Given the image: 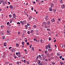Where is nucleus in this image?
<instances>
[{"label": "nucleus", "mask_w": 65, "mask_h": 65, "mask_svg": "<svg viewBox=\"0 0 65 65\" xmlns=\"http://www.w3.org/2000/svg\"><path fill=\"white\" fill-rule=\"evenodd\" d=\"M61 8L62 9H63L64 8H65V6L64 4L62 5H61Z\"/></svg>", "instance_id": "f257e3e1"}, {"label": "nucleus", "mask_w": 65, "mask_h": 65, "mask_svg": "<svg viewBox=\"0 0 65 65\" xmlns=\"http://www.w3.org/2000/svg\"><path fill=\"white\" fill-rule=\"evenodd\" d=\"M48 16L46 15L45 18V19L46 20H48Z\"/></svg>", "instance_id": "f03ea898"}, {"label": "nucleus", "mask_w": 65, "mask_h": 65, "mask_svg": "<svg viewBox=\"0 0 65 65\" xmlns=\"http://www.w3.org/2000/svg\"><path fill=\"white\" fill-rule=\"evenodd\" d=\"M54 4L53 3H51V8L52 7H54Z\"/></svg>", "instance_id": "7ed1b4c3"}, {"label": "nucleus", "mask_w": 65, "mask_h": 65, "mask_svg": "<svg viewBox=\"0 0 65 65\" xmlns=\"http://www.w3.org/2000/svg\"><path fill=\"white\" fill-rule=\"evenodd\" d=\"M20 23H21V24L22 25H24V22H23V21H21L20 22Z\"/></svg>", "instance_id": "20e7f679"}, {"label": "nucleus", "mask_w": 65, "mask_h": 65, "mask_svg": "<svg viewBox=\"0 0 65 65\" xmlns=\"http://www.w3.org/2000/svg\"><path fill=\"white\" fill-rule=\"evenodd\" d=\"M46 24L48 25H50V21L47 22Z\"/></svg>", "instance_id": "39448f33"}, {"label": "nucleus", "mask_w": 65, "mask_h": 65, "mask_svg": "<svg viewBox=\"0 0 65 65\" xmlns=\"http://www.w3.org/2000/svg\"><path fill=\"white\" fill-rule=\"evenodd\" d=\"M13 18H15L17 17V16H16V15H15V14L14 13L13 14Z\"/></svg>", "instance_id": "423d86ee"}, {"label": "nucleus", "mask_w": 65, "mask_h": 65, "mask_svg": "<svg viewBox=\"0 0 65 65\" xmlns=\"http://www.w3.org/2000/svg\"><path fill=\"white\" fill-rule=\"evenodd\" d=\"M20 55L21 53H20L19 52V54L18 55H17L19 58H20V57H21V55Z\"/></svg>", "instance_id": "0eeeda50"}, {"label": "nucleus", "mask_w": 65, "mask_h": 65, "mask_svg": "<svg viewBox=\"0 0 65 65\" xmlns=\"http://www.w3.org/2000/svg\"><path fill=\"white\" fill-rule=\"evenodd\" d=\"M9 8H11V9H12V8H13V7L12 5H10L9 6Z\"/></svg>", "instance_id": "6e6552de"}, {"label": "nucleus", "mask_w": 65, "mask_h": 65, "mask_svg": "<svg viewBox=\"0 0 65 65\" xmlns=\"http://www.w3.org/2000/svg\"><path fill=\"white\" fill-rule=\"evenodd\" d=\"M55 21L54 18H53V19L51 20V22L52 23H53V22H54Z\"/></svg>", "instance_id": "1a4fd4ad"}, {"label": "nucleus", "mask_w": 65, "mask_h": 65, "mask_svg": "<svg viewBox=\"0 0 65 65\" xmlns=\"http://www.w3.org/2000/svg\"><path fill=\"white\" fill-rule=\"evenodd\" d=\"M60 64H61V65H64V63L62 62H60Z\"/></svg>", "instance_id": "9d476101"}, {"label": "nucleus", "mask_w": 65, "mask_h": 65, "mask_svg": "<svg viewBox=\"0 0 65 65\" xmlns=\"http://www.w3.org/2000/svg\"><path fill=\"white\" fill-rule=\"evenodd\" d=\"M16 45L17 46V47H19V44L18 43H16Z\"/></svg>", "instance_id": "9b49d317"}, {"label": "nucleus", "mask_w": 65, "mask_h": 65, "mask_svg": "<svg viewBox=\"0 0 65 65\" xmlns=\"http://www.w3.org/2000/svg\"><path fill=\"white\" fill-rule=\"evenodd\" d=\"M48 51H51V52H52V48H50V49H48Z\"/></svg>", "instance_id": "f8f14e48"}, {"label": "nucleus", "mask_w": 65, "mask_h": 65, "mask_svg": "<svg viewBox=\"0 0 65 65\" xmlns=\"http://www.w3.org/2000/svg\"><path fill=\"white\" fill-rule=\"evenodd\" d=\"M57 55L58 56H60V54L59 53H58L57 54Z\"/></svg>", "instance_id": "ddd939ff"}, {"label": "nucleus", "mask_w": 65, "mask_h": 65, "mask_svg": "<svg viewBox=\"0 0 65 65\" xmlns=\"http://www.w3.org/2000/svg\"><path fill=\"white\" fill-rule=\"evenodd\" d=\"M43 24H44V25H45L46 24V22H43Z\"/></svg>", "instance_id": "4468645a"}, {"label": "nucleus", "mask_w": 65, "mask_h": 65, "mask_svg": "<svg viewBox=\"0 0 65 65\" xmlns=\"http://www.w3.org/2000/svg\"><path fill=\"white\" fill-rule=\"evenodd\" d=\"M49 10L50 11H52V9L51 8H49Z\"/></svg>", "instance_id": "2eb2a0df"}, {"label": "nucleus", "mask_w": 65, "mask_h": 65, "mask_svg": "<svg viewBox=\"0 0 65 65\" xmlns=\"http://www.w3.org/2000/svg\"><path fill=\"white\" fill-rule=\"evenodd\" d=\"M46 49L47 50L48 49V45H47L46 46Z\"/></svg>", "instance_id": "dca6fc26"}, {"label": "nucleus", "mask_w": 65, "mask_h": 65, "mask_svg": "<svg viewBox=\"0 0 65 65\" xmlns=\"http://www.w3.org/2000/svg\"><path fill=\"white\" fill-rule=\"evenodd\" d=\"M48 47L49 48H51V45L48 44Z\"/></svg>", "instance_id": "f3484780"}, {"label": "nucleus", "mask_w": 65, "mask_h": 65, "mask_svg": "<svg viewBox=\"0 0 65 65\" xmlns=\"http://www.w3.org/2000/svg\"><path fill=\"white\" fill-rule=\"evenodd\" d=\"M36 27H36V25H35L34 26H33V27L35 29V28H36Z\"/></svg>", "instance_id": "a211bd4d"}, {"label": "nucleus", "mask_w": 65, "mask_h": 65, "mask_svg": "<svg viewBox=\"0 0 65 65\" xmlns=\"http://www.w3.org/2000/svg\"><path fill=\"white\" fill-rule=\"evenodd\" d=\"M33 29H32L31 30V33H32L33 34Z\"/></svg>", "instance_id": "6ab92c4d"}, {"label": "nucleus", "mask_w": 65, "mask_h": 65, "mask_svg": "<svg viewBox=\"0 0 65 65\" xmlns=\"http://www.w3.org/2000/svg\"><path fill=\"white\" fill-rule=\"evenodd\" d=\"M0 33L1 35H3L4 34L3 32L2 31V32H1Z\"/></svg>", "instance_id": "aec40b11"}, {"label": "nucleus", "mask_w": 65, "mask_h": 65, "mask_svg": "<svg viewBox=\"0 0 65 65\" xmlns=\"http://www.w3.org/2000/svg\"><path fill=\"white\" fill-rule=\"evenodd\" d=\"M23 22H24V23H25V24H26V21H23Z\"/></svg>", "instance_id": "412c9836"}, {"label": "nucleus", "mask_w": 65, "mask_h": 65, "mask_svg": "<svg viewBox=\"0 0 65 65\" xmlns=\"http://www.w3.org/2000/svg\"><path fill=\"white\" fill-rule=\"evenodd\" d=\"M4 46H6V43H4Z\"/></svg>", "instance_id": "4be33fe9"}, {"label": "nucleus", "mask_w": 65, "mask_h": 65, "mask_svg": "<svg viewBox=\"0 0 65 65\" xmlns=\"http://www.w3.org/2000/svg\"><path fill=\"white\" fill-rule=\"evenodd\" d=\"M53 55H54V53H51L50 54V55H51V56H53Z\"/></svg>", "instance_id": "5701e85b"}, {"label": "nucleus", "mask_w": 65, "mask_h": 65, "mask_svg": "<svg viewBox=\"0 0 65 65\" xmlns=\"http://www.w3.org/2000/svg\"><path fill=\"white\" fill-rule=\"evenodd\" d=\"M25 27H26V29H28V26L27 25H25Z\"/></svg>", "instance_id": "b1692460"}, {"label": "nucleus", "mask_w": 65, "mask_h": 65, "mask_svg": "<svg viewBox=\"0 0 65 65\" xmlns=\"http://www.w3.org/2000/svg\"><path fill=\"white\" fill-rule=\"evenodd\" d=\"M9 63V62H8V61H7L6 62V63H5V64H8V63Z\"/></svg>", "instance_id": "393cba45"}, {"label": "nucleus", "mask_w": 65, "mask_h": 65, "mask_svg": "<svg viewBox=\"0 0 65 65\" xmlns=\"http://www.w3.org/2000/svg\"><path fill=\"white\" fill-rule=\"evenodd\" d=\"M22 43L23 45H24V44H25L24 43H25V42L23 41V42H22Z\"/></svg>", "instance_id": "a878e982"}, {"label": "nucleus", "mask_w": 65, "mask_h": 65, "mask_svg": "<svg viewBox=\"0 0 65 65\" xmlns=\"http://www.w3.org/2000/svg\"><path fill=\"white\" fill-rule=\"evenodd\" d=\"M16 54L17 56H18L17 55H19V52L18 53V52H16Z\"/></svg>", "instance_id": "bb28decb"}, {"label": "nucleus", "mask_w": 65, "mask_h": 65, "mask_svg": "<svg viewBox=\"0 0 65 65\" xmlns=\"http://www.w3.org/2000/svg\"><path fill=\"white\" fill-rule=\"evenodd\" d=\"M17 64H18V65H19V61H18L17 62Z\"/></svg>", "instance_id": "cd10ccee"}, {"label": "nucleus", "mask_w": 65, "mask_h": 65, "mask_svg": "<svg viewBox=\"0 0 65 65\" xmlns=\"http://www.w3.org/2000/svg\"><path fill=\"white\" fill-rule=\"evenodd\" d=\"M23 62H24V63H25V64L26 63V60H24V61H23Z\"/></svg>", "instance_id": "c85d7f7f"}, {"label": "nucleus", "mask_w": 65, "mask_h": 65, "mask_svg": "<svg viewBox=\"0 0 65 65\" xmlns=\"http://www.w3.org/2000/svg\"><path fill=\"white\" fill-rule=\"evenodd\" d=\"M38 58H39L38 56H37V58H36L37 60H38Z\"/></svg>", "instance_id": "c756f323"}, {"label": "nucleus", "mask_w": 65, "mask_h": 65, "mask_svg": "<svg viewBox=\"0 0 65 65\" xmlns=\"http://www.w3.org/2000/svg\"><path fill=\"white\" fill-rule=\"evenodd\" d=\"M12 22V20H10V23H11V22Z\"/></svg>", "instance_id": "7c9ffc66"}, {"label": "nucleus", "mask_w": 65, "mask_h": 65, "mask_svg": "<svg viewBox=\"0 0 65 65\" xmlns=\"http://www.w3.org/2000/svg\"><path fill=\"white\" fill-rule=\"evenodd\" d=\"M4 3H5L6 4H7V2L6 1H5Z\"/></svg>", "instance_id": "2f4dec72"}, {"label": "nucleus", "mask_w": 65, "mask_h": 65, "mask_svg": "<svg viewBox=\"0 0 65 65\" xmlns=\"http://www.w3.org/2000/svg\"><path fill=\"white\" fill-rule=\"evenodd\" d=\"M27 33L28 34H30V31H28L27 32Z\"/></svg>", "instance_id": "473e14b6"}, {"label": "nucleus", "mask_w": 65, "mask_h": 65, "mask_svg": "<svg viewBox=\"0 0 65 65\" xmlns=\"http://www.w3.org/2000/svg\"><path fill=\"white\" fill-rule=\"evenodd\" d=\"M60 3H63V1H62V0H60Z\"/></svg>", "instance_id": "72a5a7b5"}, {"label": "nucleus", "mask_w": 65, "mask_h": 65, "mask_svg": "<svg viewBox=\"0 0 65 65\" xmlns=\"http://www.w3.org/2000/svg\"><path fill=\"white\" fill-rule=\"evenodd\" d=\"M52 63V64H53V65H54V64H56V63H54V62H53Z\"/></svg>", "instance_id": "f704fd0d"}, {"label": "nucleus", "mask_w": 65, "mask_h": 65, "mask_svg": "<svg viewBox=\"0 0 65 65\" xmlns=\"http://www.w3.org/2000/svg\"><path fill=\"white\" fill-rule=\"evenodd\" d=\"M62 60H63V61H64V60H65V59L62 58Z\"/></svg>", "instance_id": "c9c22d12"}, {"label": "nucleus", "mask_w": 65, "mask_h": 65, "mask_svg": "<svg viewBox=\"0 0 65 65\" xmlns=\"http://www.w3.org/2000/svg\"><path fill=\"white\" fill-rule=\"evenodd\" d=\"M9 16L10 18H11V16H12L11 15H9Z\"/></svg>", "instance_id": "e433bc0d"}, {"label": "nucleus", "mask_w": 65, "mask_h": 65, "mask_svg": "<svg viewBox=\"0 0 65 65\" xmlns=\"http://www.w3.org/2000/svg\"><path fill=\"white\" fill-rule=\"evenodd\" d=\"M38 57H39V58H41V56H40V55H39Z\"/></svg>", "instance_id": "4c0bfd02"}, {"label": "nucleus", "mask_w": 65, "mask_h": 65, "mask_svg": "<svg viewBox=\"0 0 65 65\" xmlns=\"http://www.w3.org/2000/svg\"><path fill=\"white\" fill-rule=\"evenodd\" d=\"M49 41H50V40H51V38L50 37H49Z\"/></svg>", "instance_id": "58836bf2"}, {"label": "nucleus", "mask_w": 65, "mask_h": 65, "mask_svg": "<svg viewBox=\"0 0 65 65\" xmlns=\"http://www.w3.org/2000/svg\"><path fill=\"white\" fill-rule=\"evenodd\" d=\"M9 22H8L7 23V25H9Z\"/></svg>", "instance_id": "ea45409f"}, {"label": "nucleus", "mask_w": 65, "mask_h": 65, "mask_svg": "<svg viewBox=\"0 0 65 65\" xmlns=\"http://www.w3.org/2000/svg\"><path fill=\"white\" fill-rule=\"evenodd\" d=\"M5 37L4 36H3V39H4V38H5Z\"/></svg>", "instance_id": "a19ab883"}, {"label": "nucleus", "mask_w": 65, "mask_h": 65, "mask_svg": "<svg viewBox=\"0 0 65 65\" xmlns=\"http://www.w3.org/2000/svg\"><path fill=\"white\" fill-rule=\"evenodd\" d=\"M62 56H60L59 58L60 59H62Z\"/></svg>", "instance_id": "79ce46f5"}, {"label": "nucleus", "mask_w": 65, "mask_h": 65, "mask_svg": "<svg viewBox=\"0 0 65 65\" xmlns=\"http://www.w3.org/2000/svg\"><path fill=\"white\" fill-rule=\"evenodd\" d=\"M17 24H19V25H20V23L19 22H18L17 23Z\"/></svg>", "instance_id": "37998d69"}, {"label": "nucleus", "mask_w": 65, "mask_h": 65, "mask_svg": "<svg viewBox=\"0 0 65 65\" xmlns=\"http://www.w3.org/2000/svg\"><path fill=\"white\" fill-rule=\"evenodd\" d=\"M42 39H41L40 41H41V43H42Z\"/></svg>", "instance_id": "c03bdc74"}, {"label": "nucleus", "mask_w": 65, "mask_h": 65, "mask_svg": "<svg viewBox=\"0 0 65 65\" xmlns=\"http://www.w3.org/2000/svg\"><path fill=\"white\" fill-rule=\"evenodd\" d=\"M1 27L2 28H3V26L2 25L1 26Z\"/></svg>", "instance_id": "a18cd8bd"}, {"label": "nucleus", "mask_w": 65, "mask_h": 65, "mask_svg": "<svg viewBox=\"0 0 65 65\" xmlns=\"http://www.w3.org/2000/svg\"><path fill=\"white\" fill-rule=\"evenodd\" d=\"M58 34H56V36H58Z\"/></svg>", "instance_id": "49530a36"}, {"label": "nucleus", "mask_w": 65, "mask_h": 65, "mask_svg": "<svg viewBox=\"0 0 65 65\" xmlns=\"http://www.w3.org/2000/svg\"><path fill=\"white\" fill-rule=\"evenodd\" d=\"M34 41H36V40L37 41V40H36L35 39H34Z\"/></svg>", "instance_id": "de8ad7c7"}, {"label": "nucleus", "mask_w": 65, "mask_h": 65, "mask_svg": "<svg viewBox=\"0 0 65 65\" xmlns=\"http://www.w3.org/2000/svg\"><path fill=\"white\" fill-rule=\"evenodd\" d=\"M45 61H46H46H48V60H47V59H46Z\"/></svg>", "instance_id": "09e8293b"}, {"label": "nucleus", "mask_w": 65, "mask_h": 65, "mask_svg": "<svg viewBox=\"0 0 65 65\" xmlns=\"http://www.w3.org/2000/svg\"><path fill=\"white\" fill-rule=\"evenodd\" d=\"M10 48H11V47H9V50H10Z\"/></svg>", "instance_id": "8fccbe9b"}, {"label": "nucleus", "mask_w": 65, "mask_h": 65, "mask_svg": "<svg viewBox=\"0 0 65 65\" xmlns=\"http://www.w3.org/2000/svg\"><path fill=\"white\" fill-rule=\"evenodd\" d=\"M2 2H3V5H4V3H3L4 2L3 1H2Z\"/></svg>", "instance_id": "3c124183"}, {"label": "nucleus", "mask_w": 65, "mask_h": 65, "mask_svg": "<svg viewBox=\"0 0 65 65\" xmlns=\"http://www.w3.org/2000/svg\"><path fill=\"white\" fill-rule=\"evenodd\" d=\"M14 59H16V58H17V57H15V56H14Z\"/></svg>", "instance_id": "603ef678"}, {"label": "nucleus", "mask_w": 65, "mask_h": 65, "mask_svg": "<svg viewBox=\"0 0 65 65\" xmlns=\"http://www.w3.org/2000/svg\"><path fill=\"white\" fill-rule=\"evenodd\" d=\"M27 45H29V43H28V42L27 43Z\"/></svg>", "instance_id": "864d4df0"}, {"label": "nucleus", "mask_w": 65, "mask_h": 65, "mask_svg": "<svg viewBox=\"0 0 65 65\" xmlns=\"http://www.w3.org/2000/svg\"><path fill=\"white\" fill-rule=\"evenodd\" d=\"M47 52V51H45V54H46V52Z\"/></svg>", "instance_id": "5fc2aeb1"}, {"label": "nucleus", "mask_w": 65, "mask_h": 65, "mask_svg": "<svg viewBox=\"0 0 65 65\" xmlns=\"http://www.w3.org/2000/svg\"><path fill=\"white\" fill-rule=\"evenodd\" d=\"M45 27L46 28H47V26H46V25L45 26Z\"/></svg>", "instance_id": "6e6d98bb"}, {"label": "nucleus", "mask_w": 65, "mask_h": 65, "mask_svg": "<svg viewBox=\"0 0 65 65\" xmlns=\"http://www.w3.org/2000/svg\"><path fill=\"white\" fill-rule=\"evenodd\" d=\"M25 52H26L27 51V50L25 49L24 50Z\"/></svg>", "instance_id": "4d7b16f0"}, {"label": "nucleus", "mask_w": 65, "mask_h": 65, "mask_svg": "<svg viewBox=\"0 0 65 65\" xmlns=\"http://www.w3.org/2000/svg\"><path fill=\"white\" fill-rule=\"evenodd\" d=\"M8 4H9V5H10V3L9 2H8Z\"/></svg>", "instance_id": "13d9d810"}, {"label": "nucleus", "mask_w": 65, "mask_h": 65, "mask_svg": "<svg viewBox=\"0 0 65 65\" xmlns=\"http://www.w3.org/2000/svg\"><path fill=\"white\" fill-rule=\"evenodd\" d=\"M27 26H30V24H28V23L27 24Z\"/></svg>", "instance_id": "bf43d9fd"}, {"label": "nucleus", "mask_w": 65, "mask_h": 65, "mask_svg": "<svg viewBox=\"0 0 65 65\" xmlns=\"http://www.w3.org/2000/svg\"><path fill=\"white\" fill-rule=\"evenodd\" d=\"M27 24H30V22H29L27 23Z\"/></svg>", "instance_id": "052dcab7"}, {"label": "nucleus", "mask_w": 65, "mask_h": 65, "mask_svg": "<svg viewBox=\"0 0 65 65\" xmlns=\"http://www.w3.org/2000/svg\"><path fill=\"white\" fill-rule=\"evenodd\" d=\"M41 3H43L44 2L43 1H42L41 2Z\"/></svg>", "instance_id": "680f3d73"}, {"label": "nucleus", "mask_w": 65, "mask_h": 65, "mask_svg": "<svg viewBox=\"0 0 65 65\" xmlns=\"http://www.w3.org/2000/svg\"><path fill=\"white\" fill-rule=\"evenodd\" d=\"M56 40H54V42H56Z\"/></svg>", "instance_id": "e2e57ef3"}, {"label": "nucleus", "mask_w": 65, "mask_h": 65, "mask_svg": "<svg viewBox=\"0 0 65 65\" xmlns=\"http://www.w3.org/2000/svg\"><path fill=\"white\" fill-rule=\"evenodd\" d=\"M11 24H10L9 25V26H11Z\"/></svg>", "instance_id": "0e129e2a"}, {"label": "nucleus", "mask_w": 65, "mask_h": 65, "mask_svg": "<svg viewBox=\"0 0 65 65\" xmlns=\"http://www.w3.org/2000/svg\"><path fill=\"white\" fill-rule=\"evenodd\" d=\"M32 49H34V47H32Z\"/></svg>", "instance_id": "69168bd1"}, {"label": "nucleus", "mask_w": 65, "mask_h": 65, "mask_svg": "<svg viewBox=\"0 0 65 65\" xmlns=\"http://www.w3.org/2000/svg\"><path fill=\"white\" fill-rule=\"evenodd\" d=\"M50 25H49L48 26V27H50Z\"/></svg>", "instance_id": "338daca9"}, {"label": "nucleus", "mask_w": 65, "mask_h": 65, "mask_svg": "<svg viewBox=\"0 0 65 65\" xmlns=\"http://www.w3.org/2000/svg\"><path fill=\"white\" fill-rule=\"evenodd\" d=\"M39 51H41V49H39Z\"/></svg>", "instance_id": "774afa93"}]
</instances>
